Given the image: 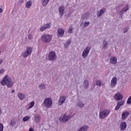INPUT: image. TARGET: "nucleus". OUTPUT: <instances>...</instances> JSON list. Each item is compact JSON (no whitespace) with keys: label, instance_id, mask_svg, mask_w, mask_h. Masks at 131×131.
Instances as JSON below:
<instances>
[{"label":"nucleus","instance_id":"obj_21","mask_svg":"<svg viewBox=\"0 0 131 131\" xmlns=\"http://www.w3.org/2000/svg\"><path fill=\"white\" fill-rule=\"evenodd\" d=\"M17 96L19 98L20 100H24L25 98H26V96H25V94L21 93H18L17 94Z\"/></svg>","mask_w":131,"mask_h":131},{"label":"nucleus","instance_id":"obj_6","mask_svg":"<svg viewBox=\"0 0 131 131\" xmlns=\"http://www.w3.org/2000/svg\"><path fill=\"white\" fill-rule=\"evenodd\" d=\"M43 104L47 108H50L53 105V100L50 98H47L44 100Z\"/></svg>","mask_w":131,"mask_h":131},{"label":"nucleus","instance_id":"obj_32","mask_svg":"<svg viewBox=\"0 0 131 131\" xmlns=\"http://www.w3.org/2000/svg\"><path fill=\"white\" fill-rule=\"evenodd\" d=\"M96 85L101 86V85H102V81L100 80L96 81Z\"/></svg>","mask_w":131,"mask_h":131},{"label":"nucleus","instance_id":"obj_4","mask_svg":"<svg viewBox=\"0 0 131 131\" xmlns=\"http://www.w3.org/2000/svg\"><path fill=\"white\" fill-rule=\"evenodd\" d=\"M48 59L49 61H51V62L56 61V59H57V54H56V52L54 51L50 52L48 54Z\"/></svg>","mask_w":131,"mask_h":131},{"label":"nucleus","instance_id":"obj_24","mask_svg":"<svg viewBox=\"0 0 131 131\" xmlns=\"http://www.w3.org/2000/svg\"><path fill=\"white\" fill-rule=\"evenodd\" d=\"M89 17H90V13L89 12H86L85 14L82 15L81 18L83 20H84V19H88Z\"/></svg>","mask_w":131,"mask_h":131},{"label":"nucleus","instance_id":"obj_40","mask_svg":"<svg viewBox=\"0 0 131 131\" xmlns=\"http://www.w3.org/2000/svg\"><path fill=\"white\" fill-rule=\"evenodd\" d=\"M3 73H5V69H2L0 70V74H2Z\"/></svg>","mask_w":131,"mask_h":131},{"label":"nucleus","instance_id":"obj_22","mask_svg":"<svg viewBox=\"0 0 131 131\" xmlns=\"http://www.w3.org/2000/svg\"><path fill=\"white\" fill-rule=\"evenodd\" d=\"M89 129V126L88 125H84L81 127L77 131H88Z\"/></svg>","mask_w":131,"mask_h":131},{"label":"nucleus","instance_id":"obj_41","mask_svg":"<svg viewBox=\"0 0 131 131\" xmlns=\"http://www.w3.org/2000/svg\"><path fill=\"white\" fill-rule=\"evenodd\" d=\"M71 43V41L69 40H68L67 41V44L68 45V46H70V44Z\"/></svg>","mask_w":131,"mask_h":131},{"label":"nucleus","instance_id":"obj_3","mask_svg":"<svg viewBox=\"0 0 131 131\" xmlns=\"http://www.w3.org/2000/svg\"><path fill=\"white\" fill-rule=\"evenodd\" d=\"M109 114H110V110H104L99 112V118L100 119H104V118H106Z\"/></svg>","mask_w":131,"mask_h":131},{"label":"nucleus","instance_id":"obj_19","mask_svg":"<svg viewBox=\"0 0 131 131\" xmlns=\"http://www.w3.org/2000/svg\"><path fill=\"white\" fill-rule=\"evenodd\" d=\"M70 118H71V116L70 115H64L62 117L61 120L62 122H66L67 121H68Z\"/></svg>","mask_w":131,"mask_h":131},{"label":"nucleus","instance_id":"obj_17","mask_svg":"<svg viewBox=\"0 0 131 131\" xmlns=\"http://www.w3.org/2000/svg\"><path fill=\"white\" fill-rule=\"evenodd\" d=\"M116 84H117V78L114 77L111 80V86L114 88Z\"/></svg>","mask_w":131,"mask_h":131},{"label":"nucleus","instance_id":"obj_16","mask_svg":"<svg viewBox=\"0 0 131 131\" xmlns=\"http://www.w3.org/2000/svg\"><path fill=\"white\" fill-rule=\"evenodd\" d=\"M105 12H106V8H102L100 11H98L97 13V17H101Z\"/></svg>","mask_w":131,"mask_h":131},{"label":"nucleus","instance_id":"obj_29","mask_svg":"<svg viewBox=\"0 0 131 131\" xmlns=\"http://www.w3.org/2000/svg\"><path fill=\"white\" fill-rule=\"evenodd\" d=\"M39 90H45L46 89V86L43 83H41L39 85Z\"/></svg>","mask_w":131,"mask_h":131},{"label":"nucleus","instance_id":"obj_18","mask_svg":"<svg viewBox=\"0 0 131 131\" xmlns=\"http://www.w3.org/2000/svg\"><path fill=\"white\" fill-rule=\"evenodd\" d=\"M129 115V112L125 111L122 114V120H125L128 116Z\"/></svg>","mask_w":131,"mask_h":131},{"label":"nucleus","instance_id":"obj_31","mask_svg":"<svg viewBox=\"0 0 131 131\" xmlns=\"http://www.w3.org/2000/svg\"><path fill=\"white\" fill-rule=\"evenodd\" d=\"M34 101H32L31 103L29 104V109H31V108L33 107L34 106Z\"/></svg>","mask_w":131,"mask_h":131},{"label":"nucleus","instance_id":"obj_37","mask_svg":"<svg viewBox=\"0 0 131 131\" xmlns=\"http://www.w3.org/2000/svg\"><path fill=\"white\" fill-rule=\"evenodd\" d=\"M127 104H131V96H129L127 100Z\"/></svg>","mask_w":131,"mask_h":131},{"label":"nucleus","instance_id":"obj_49","mask_svg":"<svg viewBox=\"0 0 131 131\" xmlns=\"http://www.w3.org/2000/svg\"><path fill=\"white\" fill-rule=\"evenodd\" d=\"M20 2H21V3H23V0H21Z\"/></svg>","mask_w":131,"mask_h":131},{"label":"nucleus","instance_id":"obj_28","mask_svg":"<svg viewBox=\"0 0 131 131\" xmlns=\"http://www.w3.org/2000/svg\"><path fill=\"white\" fill-rule=\"evenodd\" d=\"M31 5L32 3L31 1H28L26 4V7L27 9H29V8L31 7Z\"/></svg>","mask_w":131,"mask_h":131},{"label":"nucleus","instance_id":"obj_47","mask_svg":"<svg viewBox=\"0 0 131 131\" xmlns=\"http://www.w3.org/2000/svg\"><path fill=\"white\" fill-rule=\"evenodd\" d=\"M15 92V90H12L11 91V94H14V92Z\"/></svg>","mask_w":131,"mask_h":131},{"label":"nucleus","instance_id":"obj_13","mask_svg":"<svg viewBox=\"0 0 131 131\" xmlns=\"http://www.w3.org/2000/svg\"><path fill=\"white\" fill-rule=\"evenodd\" d=\"M58 11L59 13V17H63L64 15V11H65V7L63 6H61L58 8Z\"/></svg>","mask_w":131,"mask_h":131},{"label":"nucleus","instance_id":"obj_26","mask_svg":"<svg viewBox=\"0 0 131 131\" xmlns=\"http://www.w3.org/2000/svg\"><path fill=\"white\" fill-rule=\"evenodd\" d=\"M84 106V104H83L82 102L79 101L77 103V106L79 107V108H82Z\"/></svg>","mask_w":131,"mask_h":131},{"label":"nucleus","instance_id":"obj_11","mask_svg":"<svg viewBox=\"0 0 131 131\" xmlns=\"http://www.w3.org/2000/svg\"><path fill=\"white\" fill-rule=\"evenodd\" d=\"M129 6L126 5L125 7L123 8L119 12L120 16H121V18H122V15H123V13H125L128 10V8Z\"/></svg>","mask_w":131,"mask_h":131},{"label":"nucleus","instance_id":"obj_12","mask_svg":"<svg viewBox=\"0 0 131 131\" xmlns=\"http://www.w3.org/2000/svg\"><path fill=\"white\" fill-rule=\"evenodd\" d=\"M124 104V101L121 100V101H119L117 103V106L115 107V110L117 111L119 110V108L121 107V106H123Z\"/></svg>","mask_w":131,"mask_h":131},{"label":"nucleus","instance_id":"obj_34","mask_svg":"<svg viewBox=\"0 0 131 131\" xmlns=\"http://www.w3.org/2000/svg\"><path fill=\"white\" fill-rule=\"evenodd\" d=\"M90 21H86L84 23V25L82 27V28H84V27H86V26H89L90 25Z\"/></svg>","mask_w":131,"mask_h":131},{"label":"nucleus","instance_id":"obj_7","mask_svg":"<svg viewBox=\"0 0 131 131\" xmlns=\"http://www.w3.org/2000/svg\"><path fill=\"white\" fill-rule=\"evenodd\" d=\"M91 47L87 46L84 50L82 53V57H83V59H85V58L88 57V55H89L90 51H91Z\"/></svg>","mask_w":131,"mask_h":131},{"label":"nucleus","instance_id":"obj_43","mask_svg":"<svg viewBox=\"0 0 131 131\" xmlns=\"http://www.w3.org/2000/svg\"><path fill=\"white\" fill-rule=\"evenodd\" d=\"M4 62V60L2 59H0V65H2V63Z\"/></svg>","mask_w":131,"mask_h":131},{"label":"nucleus","instance_id":"obj_36","mask_svg":"<svg viewBox=\"0 0 131 131\" xmlns=\"http://www.w3.org/2000/svg\"><path fill=\"white\" fill-rule=\"evenodd\" d=\"M0 131H4V124L0 123Z\"/></svg>","mask_w":131,"mask_h":131},{"label":"nucleus","instance_id":"obj_8","mask_svg":"<svg viewBox=\"0 0 131 131\" xmlns=\"http://www.w3.org/2000/svg\"><path fill=\"white\" fill-rule=\"evenodd\" d=\"M51 26H52V24L51 23H48L40 27V31L42 32V31H45L46 29H48V28H51Z\"/></svg>","mask_w":131,"mask_h":131},{"label":"nucleus","instance_id":"obj_46","mask_svg":"<svg viewBox=\"0 0 131 131\" xmlns=\"http://www.w3.org/2000/svg\"><path fill=\"white\" fill-rule=\"evenodd\" d=\"M0 13H3V9L0 8Z\"/></svg>","mask_w":131,"mask_h":131},{"label":"nucleus","instance_id":"obj_1","mask_svg":"<svg viewBox=\"0 0 131 131\" xmlns=\"http://www.w3.org/2000/svg\"><path fill=\"white\" fill-rule=\"evenodd\" d=\"M1 84L3 85H7L8 88H11L13 86V81H12V79L9 77L8 75H6L1 81Z\"/></svg>","mask_w":131,"mask_h":131},{"label":"nucleus","instance_id":"obj_27","mask_svg":"<svg viewBox=\"0 0 131 131\" xmlns=\"http://www.w3.org/2000/svg\"><path fill=\"white\" fill-rule=\"evenodd\" d=\"M83 84L85 89H88L89 88V81H88L87 80H84Z\"/></svg>","mask_w":131,"mask_h":131},{"label":"nucleus","instance_id":"obj_45","mask_svg":"<svg viewBox=\"0 0 131 131\" xmlns=\"http://www.w3.org/2000/svg\"><path fill=\"white\" fill-rule=\"evenodd\" d=\"M29 131H34V129H33V128H30L29 129Z\"/></svg>","mask_w":131,"mask_h":131},{"label":"nucleus","instance_id":"obj_2","mask_svg":"<svg viewBox=\"0 0 131 131\" xmlns=\"http://www.w3.org/2000/svg\"><path fill=\"white\" fill-rule=\"evenodd\" d=\"M52 35L49 34H45L41 36V39L45 43H49L52 41Z\"/></svg>","mask_w":131,"mask_h":131},{"label":"nucleus","instance_id":"obj_38","mask_svg":"<svg viewBox=\"0 0 131 131\" xmlns=\"http://www.w3.org/2000/svg\"><path fill=\"white\" fill-rule=\"evenodd\" d=\"M128 30V29L127 28H125L123 30V33H126L127 32V31Z\"/></svg>","mask_w":131,"mask_h":131},{"label":"nucleus","instance_id":"obj_33","mask_svg":"<svg viewBox=\"0 0 131 131\" xmlns=\"http://www.w3.org/2000/svg\"><path fill=\"white\" fill-rule=\"evenodd\" d=\"M15 123H16V121L12 119L11 120L10 124L11 126H14Z\"/></svg>","mask_w":131,"mask_h":131},{"label":"nucleus","instance_id":"obj_23","mask_svg":"<svg viewBox=\"0 0 131 131\" xmlns=\"http://www.w3.org/2000/svg\"><path fill=\"white\" fill-rule=\"evenodd\" d=\"M120 125L122 130H124L126 128V123L125 122H121Z\"/></svg>","mask_w":131,"mask_h":131},{"label":"nucleus","instance_id":"obj_30","mask_svg":"<svg viewBox=\"0 0 131 131\" xmlns=\"http://www.w3.org/2000/svg\"><path fill=\"white\" fill-rule=\"evenodd\" d=\"M107 46H108V42L106 41V40H104L103 41V48L106 49L107 48Z\"/></svg>","mask_w":131,"mask_h":131},{"label":"nucleus","instance_id":"obj_14","mask_svg":"<svg viewBox=\"0 0 131 131\" xmlns=\"http://www.w3.org/2000/svg\"><path fill=\"white\" fill-rule=\"evenodd\" d=\"M65 33V31H64V30H63L61 28H59L57 30V35L58 36V37H62V36H63L64 35V33Z\"/></svg>","mask_w":131,"mask_h":131},{"label":"nucleus","instance_id":"obj_15","mask_svg":"<svg viewBox=\"0 0 131 131\" xmlns=\"http://www.w3.org/2000/svg\"><path fill=\"white\" fill-rule=\"evenodd\" d=\"M110 62L113 65H115L117 63V57L115 56L112 57L110 59Z\"/></svg>","mask_w":131,"mask_h":131},{"label":"nucleus","instance_id":"obj_44","mask_svg":"<svg viewBox=\"0 0 131 131\" xmlns=\"http://www.w3.org/2000/svg\"><path fill=\"white\" fill-rule=\"evenodd\" d=\"M64 47L66 49H67V48H68V47H69V46H68V45H67V44H64Z\"/></svg>","mask_w":131,"mask_h":131},{"label":"nucleus","instance_id":"obj_48","mask_svg":"<svg viewBox=\"0 0 131 131\" xmlns=\"http://www.w3.org/2000/svg\"><path fill=\"white\" fill-rule=\"evenodd\" d=\"M2 114V110L0 109V115Z\"/></svg>","mask_w":131,"mask_h":131},{"label":"nucleus","instance_id":"obj_25","mask_svg":"<svg viewBox=\"0 0 131 131\" xmlns=\"http://www.w3.org/2000/svg\"><path fill=\"white\" fill-rule=\"evenodd\" d=\"M50 2V0H41V4L43 7H46Z\"/></svg>","mask_w":131,"mask_h":131},{"label":"nucleus","instance_id":"obj_5","mask_svg":"<svg viewBox=\"0 0 131 131\" xmlns=\"http://www.w3.org/2000/svg\"><path fill=\"white\" fill-rule=\"evenodd\" d=\"M32 53V48L28 47L24 52L22 53L23 58H27L28 56H30V54Z\"/></svg>","mask_w":131,"mask_h":131},{"label":"nucleus","instance_id":"obj_35","mask_svg":"<svg viewBox=\"0 0 131 131\" xmlns=\"http://www.w3.org/2000/svg\"><path fill=\"white\" fill-rule=\"evenodd\" d=\"M29 119V117H28V116H26L25 117L23 118V121H28V120Z\"/></svg>","mask_w":131,"mask_h":131},{"label":"nucleus","instance_id":"obj_9","mask_svg":"<svg viewBox=\"0 0 131 131\" xmlns=\"http://www.w3.org/2000/svg\"><path fill=\"white\" fill-rule=\"evenodd\" d=\"M115 100L117 102V101H120L123 99V96L120 93H117L115 94L114 97Z\"/></svg>","mask_w":131,"mask_h":131},{"label":"nucleus","instance_id":"obj_39","mask_svg":"<svg viewBox=\"0 0 131 131\" xmlns=\"http://www.w3.org/2000/svg\"><path fill=\"white\" fill-rule=\"evenodd\" d=\"M73 30V28H70L68 30V33H72V31Z\"/></svg>","mask_w":131,"mask_h":131},{"label":"nucleus","instance_id":"obj_10","mask_svg":"<svg viewBox=\"0 0 131 131\" xmlns=\"http://www.w3.org/2000/svg\"><path fill=\"white\" fill-rule=\"evenodd\" d=\"M66 101V96H62L61 97H59L58 100V105L61 106V105H63L64 102Z\"/></svg>","mask_w":131,"mask_h":131},{"label":"nucleus","instance_id":"obj_20","mask_svg":"<svg viewBox=\"0 0 131 131\" xmlns=\"http://www.w3.org/2000/svg\"><path fill=\"white\" fill-rule=\"evenodd\" d=\"M34 122L36 123H38L40 120V115L37 114L34 116Z\"/></svg>","mask_w":131,"mask_h":131},{"label":"nucleus","instance_id":"obj_42","mask_svg":"<svg viewBox=\"0 0 131 131\" xmlns=\"http://www.w3.org/2000/svg\"><path fill=\"white\" fill-rule=\"evenodd\" d=\"M28 38L29 39H31L32 38V35L31 34L29 35Z\"/></svg>","mask_w":131,"mask_h":131}]
</instances>
